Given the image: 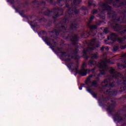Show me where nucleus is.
I'll use <instances>...</instances> for the list:
<instances>
[{"instance_id":"1","label":"nucleus","mask_w":126,"mask_h":126,"mask_svg":"<svg viewBox=\"0 0 126 126\" xmlns=\"http://www.w3.org/2000/svg\"><path fill=\"white\" fill-rule=\"evenodd\" d=\"M77 53H78V47L76 48L73 51V56H70V55H68L67 54L63 52H61V58H63L64 61L66 63V65H67L68 68L71 71L76 72L75 75H76L77 73H79L80 75L82 76H85L87 75V73H89L90 71H92L93 74L91 75L86 80V84H87L88 86L87 87V91L92 94L94 98H97L96 94L92 93V90L91 87L94 86V87H97L98 84H97V81H91L92 79H98V77H99L100 75H104L106 72L107 70H109L111 73V76L109 77L108 78L104 80L102 83H104L105 85L103 87H114L115 86V82H113L111 84L112 82V79L113 78H116L119 79V78L122 77V74L121 73L116 72L115 70V69L113 68H110L108 69V67L106 65V63H113L111 62V60L107 59V54L104 53L102 56V60L97 63L96 61L91 60L89 61L88 64L90 66H93V65H97L99 68H104L102 70H97L96 73H94L96 68H94L92 69H85L86 67H87V64L84 63L82 65V68L79 70L77 69L78 67V64H75L74 63H71V59H74L75 60H78L80 58L78 55H77Z\"/></svg>"},{"instance_id":"2","label":"nucleus","mask_w":126,"mask_h":126,"mask_svg":"<svg viewBox=\"0 0 126 126\" xmlns=\"http://www.w3.org/2000/svg\"><path fill=\"white\" fill-rule=\"evenodd\" d=\"M63 1V0H58L59 3ZM81 0H66L65 1L66 7H67L68 10L65 13L66 17H75L79 13V10L76 9L77 4L80 3Z\"/></svg>"},{"instance_id":"3","label":"nucleus","mask_w":126,"mask_h":126,"mask_svg":"<svg viewBox=\"0 0 126 126\" xmlns=\"http://www.w3.org/2000/svg\"><path fill=\"white\" fill-rule=\"evenodd\" d=\"M101 8H102V9L99 8V10L101 13L98 15L99 18H101V19H105V13L107 10L108 11L107 13L108 16V17H111L112 18L113 22H118V21H120V19L117 17L116 13L113 11V9L108 5V4H102Z\"/></svg>"},{"instance_id":"4","label":"nucleus","mask_w":126,"mask_h":126,"mask_svg":"<svg viewBox=\"0 0 126 126\" xmlns=\"http://www.w3.org/2000/svg\"><path fill=\"white\" fill-rule=\"evenodd\" d=\"M88 43L89 46H92L93 47H88L86 50H84L83 52V57L86 60L89 58L87 55L88 54L90 55V53H91L95 48H99V47H100V42H99V41H98L96 39H93L91 41H89Z\"/></svg>"},{"instance_id":"5","label":"nucleus","mask_w":126,"mask_h":126,"mask_svg":"<svg viewBox=\"0 0 126 126\" xmlns=\"http://www.w3.org/2000/svg\"><path fill=\"white\" fill-rule=\"evenodd\" d=\"M94 19V16H92L91 18H90V20L88 22V25L90 29V32L84 33L82 36L83 37V36H87V37H88V36L91 35L92 36H95V34H96V28H97V26H91L90 23H91V22Z\"/></svg>"},{"instance_id":"6","label":"nucleus","mask_w":126,"mask_h":126,"mask_svg":"<svg viewBox=\"0 0 126 126\" xmlns=\"http://www.w3.org/2000/svg\"><path fill=\"white\" fill-rule=\"evenodd\" d=\"M42 39L46 43L47 46H50L51 49L54 51V48L52 47H56L57 43L54 41L53 39H51L50 38L47 37H42Z\"/></svg>"},{"instance_id":"7","label":"nucleus","mask_w":126,"mask_h":126,"mask_svg":"<svg viewBox=\"0 0 126 126\" xmlns=\"http://www.w3.org/2000/svg\"><path fill=\"white\" fill-rule=\"evenodd\" d=\"M113 120L114 122H117V123H123V122H125L124 117H122L119 113H116L113 116Z\"/></svg>"},{"instance_id":"8","label":"nucleus","mask_w":126,"mask_h":126,"mask_svg":"<svg viewBox=\"0 0 126 126\" xmlns=\"http://www.w3.org/2000/svg\"><path fill=\"white\" fill-rule=\"evenodd\" d=\"M67 29V28H65V27H62L60 28L59 30H55L54 31V33H55V35L58 36V35H60V34H62L63 33V34H64L65 32H68V31H67L66 30Z\"/></svg>"},{"instance_id":"9","label":"nucleus","mask_w":126,"mask_h":126,"mask_svg":"<svg viewBox=\"0 0 126 126\" xmlns=\"http://www.w3.org/2000/svg\"><path fill=\"white\" fill-rule=\"evenodd\" d=\"M110 102L111 103L110 104H108V108L107 109V112L108 113H111V112H113L114 110V107H115V102L113 101V100H111Z\"/></svg>"},{"instance_id":"10","label":"nucleus","mask_w":126,"mask_h":126,"mask_svg":"<svg viewBox=\"0 0 126 126\" xmlns=\"http://www.w3.org/2000/svg\"><path fill=\"white\" fill-rule=\"evenodd\" d=\"M71 41H72V42H73V45H77V46H78V44H77V42L78 41V36H77V35H75L74 36L72 37L71 38Z\"/></svg>"},{"instance_id":"11","label":"nucleus","mask_w":126,"mask_h":126,"mask_svg":"<svg viewBox=\"0 0 126 126\" xmlns=\"http://www.w3.org/2000/svg\"><path fill=\"white\" fill-rule=\"evenodd\" d=\"M106 94L110 96H115V95H117V92L112 90H108L106 91Z\"/></svg>"},{"instance_id":"12","label":"nucleus","mask_w":126,"mask_h":126,"mask_svg":"<svg viewBox=\"0 0 126 126\" xmlns=\"http://www.w3.org/2000/svg\"><path fill=\"white\" fill-rule=\"evenodd\" d=\"M78 27H79V26L77 24L74 23L71 25L69 30H74V29H76V28H78Z\"/></svg>"},{"instance_id":"13","label":"nucleus","mask_w":126,"mask_h":126,"mask_svg":"<svg viewBox=\"0 0 126 126\" xmlns=\"http://www.w3.org/2000/svg\"><path fill=\"white\" fill-rule=\"evenodd\" d=\"M82 10L85 12L84 15H85V14H88V8L83 6L82 7Z\"/></svg>"},{"instance_id":"14","label":"nucleus","mask_w":126,"mask_h":126,"mask_svg":"<svg viewBox=\"0 0 126 126\" xmlns=\"http://www.w3.org/2000/svg\"><path fill=\"white\" fill-rule=\"evenodd\" d=\"M91 59H94L95 60H97L98 59V55L97 53L94 54H92L91 56Z\"/></svg>"},{"instance_id":"15","label":"nucleus","mask_w":126,"mask_h":126,"mask_svg":"<svg viewBox=\"0 0 126 126\" xmlns=\"http://www.w3.org/2000/svg\"><path fill=\"white\" fill-rule=\"evenodd\" d=\"M31 26L32 29H33V30L35 31V28H36V24H35V22H32V24H31Z\"/></svg>"},{"instance_id":"16","label":"nucleus","mask_w":126,"mask_h":126,"mask_svg":"<svg viewBox=\"0 0 126 126\" xmlns=\"http://www.w3.org/2000/svg\"><path fill=\"white\" fill-rule=\"evenodd\" d=\"M113 1H116V2H118V1H120V0H108L107 3H108L109 4H112Z\"/></svg>"},{"instance_id":"17","label":"nucleus","mask_w":126,"mask_h":126,"mask_svg":"<svg viewBox=\"0 0 126 126\" xmlns=\"http://www.w3.org/2000/svg\"><path fill=\"white\" fill-rule=\"evenodd\" d=\"M15 1H17V0H7L8 2H9L10 3H15Z\"/></svg>"},{"instance_id":"18","label":"nucleus","mask_w":126,"mask_h":126,"mask_svg":"<svg viewBox=\"0 0 126 126\" xmlns=\"http://www.w3.org/2000/svg\"><path fill=\"white\" fill-rule=\"evenodd\" d=\"M122 62H123V63H124L126 64V55H125L123 56V59L122 60Z\"/></svg>"},{"instance_id":"19","label":"nucleus","mask_w":126,"mask_h":126,"mask_svg":"<svg viewBox=\"0 0 126 126\" xmlns=\"http://www.w3.org/2000/svg\"><path fill=\"white\" fill-rule=\"evenodd\" d=\"M118 49L119 46L118 45L114 46L113 48V52H116V51H118Z\"/></svg>"},{"instance_id":"20","label":"nucleus","mask_w":126,"mask_h":126,"mask_svg":"<svg viewBox=\"0 0 126 126\" xmlns=\"http://www.w3.org/2000/svg\"><path fill=\"white\" fill-rule=\"evenodd\" d=\"M89 5L90 6L91 5H93V2L91 0H89Z\"/></svg>"},{"instance_id":"21","label":"nucleus","mask_w":126,"mask_h":126,"mask_svg":"<svg viewBox=\"0 0 126 126\" xmlns=\"http://www.w3.org/2000/svg\"><path fill=\"white\" fill-rule=\"evenodd\" d=\"M108 33V29H105L103 31V34H107Z\"/></svg>"},{"instance_id":"22","label":"nucleus","mask_w":126,"mask_h":126,"mask_svg":"<svg viewBox=\"0 0 126 126\" xmlns=\"http://www.w3.org/2000/svg\"><path fill=\"white\" fill-rule=\"evenodd\" d=\"M84 86V84L81 85V87H79V90H82V88Z\"/></svg>"},{"instance_id":"23","label":"nucleus","mask_w":126,"mask_h":126,"mask_svg":"<svg viewBox=\"0 0 126 126\" xmlns=\"http://www.w3.org/2000/svg\"><path fill=\"white\" fill-rule=\"evenodd\" d=\"M93 14H95V13H97V11L95 9H94L92 11Z\"/></svg>"},{"instance_id":"24","label":"nucleus","mask_w":126,"mask_h":126,"mask_svg":"<svg viewBox=\"0 0 126 126\" xmlns=\"http://www.w3.org/2000/svg\"><path fill=\"white\" fill-rule=\"evenodd\" d=\"M20 15H21V16H23V14L24 13V11H22L21 13L19 12Z\"/></svg>"},{"instance_id":"25","label":"nucleus","mask_w":126,"mask_h":126,"mask_svg":"<svg viewBox=\"0 0 126 126\" xmlns=\"http://www.w3.org/2000/svg\"><path fill=\"white\" fill-rule=\"evenodd\" d=\"M45 32H42L41 33H38V35L40 36H41V34H45Z\"/></svg>"},{"instance_id":"26","label":"nucleus","mask_w":126,"mask_h":126,"mask_svg":"<svg viewBox=\"0 0 126 126\" xmlns=\"http://www.w3.org/2000/svg\"><path fill=\"white\" fill-rule=\"evenodd\" d=\"M126 45L124 46H121V48L122 49V50H124V49H126Z\"/></svg>"},{"instance_id":"27","label":"nucleus","mask_w":126,"mask_h":126,"mask_svg":"<svg viewBox=\"0 0 126 126\" xmlns=\"http://www.w3.org/2000/svg\"><path fill=\"white\" fill-rule=\"evenodd\" d=\"M45 4H46V3H45V2L44 1L42 2L41 4V5H45Z\"/></svg>"},{"instance_id":"28","label":"nucleus","mask_w":126,"mask_h":126,"mask_svg":"<svg viewBox=\"0 0 126 126\" xmlns=\"http://www.w3.org/2000/svg\"><path fill=\"white\" fill-rule=\"evenodd\" d=\"M13 8L16 10V12H18V11H17V9L15 8V7L14 6H13Z\"/></svg>"},{"instance_id":"29","label":"nucleus","mask_w":126,"mask_h":126,"mask_svg":"<svg viewBox=\"0 0 126 126\" xmlns=\"http://www.w3.org/2000/svg\"><path fill=\"white\" fill-rule=\"evenodd\" d=\"M104 49H105V47H102L101 48V51H103L104 50Z\"/></svg>"},{"instance_id":"30","label":"nucleus","mask_w":126,"mask_h":126,"mask_svg":"<svg viewBox=\"0 0 126 126\" xmlns=\"http://www.w3.org/2000/svg\"><path fill=\"white\" fill-rule=\"evenodd\" d=\"M59 16V14H57L56 15V17H53V18H56V17H58Z\"/></svg>"},{"instance_id":"31","label":"nucleus","mask_w":126,"mask_h":126,"mask_svg":"<svg viewBox=\"0 0 126 126\" xmlns=\"http://www.w3.org/2000/svg\"><path fill=\"white\" fill-rule=\"evenodd\" d=\"M124 89L125 92H126V87H124Z\"/></svg>"},{"instance_id":"32","label":"nucleus","mask_w":126,"mask_h":126,"mask_svg":"<svg viewBox=\"0 0 126 126\" xmlns=\"http://www.w3.org/2000/svg\"><path fill=\"white\" fill-rule=\"evenodd\" d=\"M105 50H106V51H109V47H106Z\"/></svg>"},{"instance_id":"33","label":"nucleus","mask_w":126,"mask_h":126,"mask_svg":"<svg viewBox=\"0 0 126 126\" xmlns=\"http://www.w3.org/2000/svg\"><path fill=\"white\" fill-rule=\"evenodd\" d=\"M64 21L65 23L67 22V19H64Z\"/></svg>"},{"instance_id":"34","label":"nucleus","mask_w":126,"mask_h":126,"mask_svg":"<svg viewBox=\"0 0 126 126\" xmlns=\"http://www.w3.org/2000/svg\"><path fill=\"white\" fill-rule=\"evenodd\" d=\"M98 35H99L98 36H102V35H103V33H100Z\"/></svg>"},{"instance_id":"35","label":"nucleus","mask_w":126,"mask_h":126,"mask_svg":"<svg viewBox=\"0 0 126 126\" xmlns=\"http://www.w3.org/2000/svg\"><path fill=\"white\" fill-rule=\"evenodd\" d=\"M58 51H62V49L58 48Z\"/></svg>"},{"instance_id":"36","label":"nucleus","mask_w":126,"mask_h":126,"mask_svg":"<svg viewBox=\"0 0 126 126\" xmlns=\"http://www.w3.org/2000/svg\"><path fill=\"white\" fill-rule=\"evenodd\" d=\"M47 1H49V0H47Z\"/></svg>"},{"instance_id":"37","label":"nucleus","mask_w":126,"mask_h":126,"mask_svg":"<svg viewBox=\"0 0 126 126\" xmlns=\"http://www.w3.org/2000/svg\"><path fill=\"white\" fill-rule=\"evenodd\" d=\"M94 6H95V5H94Z\"/></svg>"}]
</instances>
